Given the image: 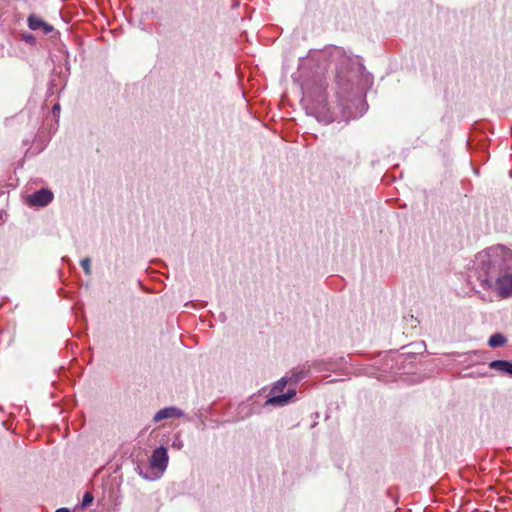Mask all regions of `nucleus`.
I'll use <instances>...</instances> for the list:
<instances>
[{
	"mask_svg": "<svg viewBox=\"0 0 512 512\" xmlns=\"http://www.w3.org/2000/svg\"><path fill=\"white\" fill-rule=\"evenodd\" d=\"M287 384V377H282L276 381L269 392L264 406L284 407L288 405L290 401L296 396V389L289 388L287 392L284 393Z\"/></svg>",
	"mask_w": 512,
	"mask_h": 512,
	"instance_id": "39448f33",
	"label": "nucleus"
},
{
	"mask_svg": "<svg viewBox=\"0 0 512 512\" xmlns=\"http://www.w3.org/2000/svg\"><path fill=\"white\" fill-rule=\"evenodd\" d=\"M324 362L322 361H316L313 363V367L315 369H317L318 371H322L324 370ZM312 365H309V364H303L302 366H298L296 368H293L290 373H289V376H286L287 379H288V382H292L294 384H297L298 382H300L301 380H303L305 377L308 376L309 372H310V369H311Z\"/></svg>",
	"mask_w": 512,
	"mask_h": 512,
	"instance_id": "0eeeda50",
	"label": "nucleus"
},
{
	"mask_svg": "<svg viewBox=\"0 0 512 512\" xmlns=\"http://www.w3.org/2000/svg\"><path fill=\"white\" fill-rule=\"evenodd\" d=\"M44 25V21L35 15H30L28 17V26L31 30H40Z\"/></svg>",
	"mask_w": 512,
	"mask_h": 512,
	"instance_id": "9b49d317",
	"label": "nucleus"
},
{
	"mask_svg": "<svg viewBox=\"0 0 512 512\" xmlns=\"http://www.w3.org/2000/svg\"><path fill=\"white\" fill-rule=\"evenodd\" d=\"M23 39H24L26 42H32V41L34 40V37H33V35L28 34V35H23Z\"/></svg>",
	"mask_w": 512,
	"mask_h": 512,
	"instance_id": "dca6fc26",
	"label": "nucleus"
},
{
	"mask_svg": "<svg viewBox=\"0 0 512 512\" xmlns=\"http://www.w3.org/2000/svg\"><path fill=\"white\" fill-rule=\"evenodd\" d=\"M59 109H60L59 104H55V105L53 106V112H55L56 110H59Z\"/></svg>",
	"mask_w": 512,
	"mask_h": 512,
	"instance_id": "6ab92c4d",
	"label": "nucleus"
},
{
	"mask_svg": "<svg viewBox=\"0 0 512 512\" xmlns=\"http://www.w3.org/2000/svg\"><path fill=\"white\" fill-rule=\"evenodd\" d=\"M167 449L163 446L156 448L150 459L149 465H138V474L145 480L153 481L159 479L168 466Z\"/></svg>",
	"mask_w": 512,
	"mask_h": 512,
	"instance_id": "20e7f679",
	"label": "nucleus"
},
{
	"mask_svg": "<svg viewBox=\"0 0 512 512\" xmlns=\"http://www.w3.org/2000/svg\"><path fill=\"white\" fill-rule=\"evenodd\" d=\"M80 264L86 275H90L92 273L91 260L89 258L82 259Z\"/></svg>",
	"mask_w": 512,
	"mask_h": 512,
	"instance_id": "f8f14e48",
	"label": "nucleus"
},
{
	"mask_svg": "<svg viewBox=\"0 0 512 512\" xmlns=\"http://www.w3.org/2000/svg\"><path fill=\"white\" fill-rule=\"evenodd\" d=\"M172 446L177 448V449H181L182 448V442H179V443L173 442Z\"/></svg>",
	"mask_w": 512,
	"mask_h": 512,
	"instance_id": "a211bd4d",
	"label": "nucleus"
},
{
	"mask_svg": "<svg viewBox=\"0 0 512 512\" xmlns=\"http://www.w3.org/2000/svg\"><path fill=\"white\" fill-rule=\"evenodd\" d=\"M303 102L308 113L314 116L319 122L329 124L336 120L335 112L327 104L326 86L319 80L314 84L305 83L302 85Z\"/></svg>",
	"mask_w": 512,
	"mask_h": 512,
	"instance_id": "f03ea898",
	"label": "nucleus"
},
{
	"mask_svg": "<svg viewBox=\"0 0 512 512\" xmlns=\"http://www.w3.org/2000/svg\"><path fill=\"white\" fill-rule=\"evenodd\" d=\"M54 198L51 190L42 188L26 196V204L30 207H45L49 205Z\"/></svg>",
	"mask_w": 512,
	"mask_h": 512,
	"instance_id": "423d86ee",
	"label": "nucleus"
},
{
	"mask_svg": "<svg viewBox=\"0 0 512 512\" xmlns=\"http://www.w3.org/2000/svg\"><path fill=\"white\" fill-rule=\"evenodd\" d=\"M489 367L502 374L512 377V362L508 360H494L489 363Z\"/></svg>",
	"mask_w": 512,
	"mask_h": 512,
	"instance_id": "1a4fd4ad",
	"label": "nucleus"
},
{
	"mask_svg": "<svg viewBox=\"0 0 512 512\" xmlns=\"http://www.w3.org/2000/svg\"><path fill=\"white\" fill-rule=\"evenodd\" d=\"M506 341H507V339L505 338L504 335H502L500 333H496L490 337V339L488 341V345L491 348H498V347L503 346L506 343Z\"/></svg>",
	"mask_w": 512,
	"mask_h": 512,
	"instance_id": "9d476101",
	"label": "nucleus"
},
{
	"mask_svg": "<svg viewBox=\"0 0 512 512\" xmlns=\"http://www.w3.org/2000/svg\"><path fill=\"white\" fill-rule=\"evenodd\" d=\"M337 98L342 109L343 117L348 120L358 117L353 107L363 106V93L371 86L372 78L365 71L359 59L344 57L337 70Z\"/></svg>",
	"mask_w": 512,
	"mask_h": 512,
	"instance_id": "f257e3e1",
	"label": "nucleus"
},
{
	"mask_svg": "<svg viewBox=\"0 0 512 512\" xmlns=\"http://www.w3.org/2000/svg\"><path fill=\"white\" fill-rule=\"evenodd\" d=\"M512 270V248L496 244L482 251V271L489 277Z\"/></svg>",
	"mask_w": 512,
	"mask_h": 512,
	"instance_id": "7ed1b4c3",
	"label": "nucleus"
},
{
	"mask_svg": "<svg viewBox=\"0 0 512 512\" xmlns=\"http://www.w3.org/2000/svg\"><path fill=\"white\" fill-rule=\"evenodd\" d=\"M93 499H94L93 495L90 492H86L83 496L81 507L82 508L87 507L89 504L92 503Z\"/></svg>",
	"mask_w": 512,
	"mask_h": 512,
	"instance_id": "ddd939ff",
	"label": "nucleus"
},
{
	"mask_svg": "<svg viewBox=\"0 0 512 512\" xmlns=\"http://www.w3.org/2000/svg\"><path fill=\"white\" fill-rule=\"evenodd\" d=\"M55 512H71V510L68 508L62 507V508L57 509Z\"/></svg>",
	"mask_w": 512,
	"mask_h": 512,
	"instance_id": "f3484780",
	"label": "nucleus"
},
{
	"mask_svg": "<svg viewBox=\"0 0 512 512\" xmlns=\"http://www.w3.org/2000/svg\"><path fill=\"white\" fill-rule=\"evenodd\" d=\"M478 374V368L476 367L475 371H472V372H464L462 374L463 377H468V376H474V375H477Z\"/></svg>",
	"mask_w": 512,
	"mask_h": 512,
	"instance_id": "2eb2a0df",
	"label": "nucleus"
},
{
	"mask_svg": "<svg viewBox=\"0 0 512 512\" xmlns=\"http://www.w3.org/2000/svg\"><path fill=\"white\" fill-rule=\"evenodd\" d=\"M40 30H42L44 34H49L53 31V26L44 22V25Z\"/></svg>",
	"mask_w": 512,
	"mask_h": 512,
	"instance_id": "4468645a",
	"label": "nucleus"
},
{
	"mask_svg": "<svg viewBox=\"0 0 512 512\" xmlns=\"http://www.w3.org/2000/svg\"><path fill=\"white\" fill-rule=\"evenodd\" d=\"M184 415L183 411L181 409H178L176 407H166L161 410H159L153 417L154 422H159L164 419H170V418H181Z\"/></svg>",
	"mask_w": 512,
	"mask_h": 512,
	"instance_id": "6e6552de",
	"label": "nucleus"
}]
</instances>
